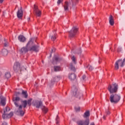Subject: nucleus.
I'll return each mask as SVG.
<instances>
[{"label":"nucleus","instance_id":"nucleus-15","mask_svg":"<svg viewBox=\"0 0 125 125\" xmlns=\"http://www.w3.org/2000/svg\"><path fill=\"white\" fill-rule=\"evenodd\" d=\"M39 46L37 45L32 46L30 48H29L30 51H35V52H38L39 51Z\"/></svg>","mask_w":125,"mask_h":125},{"label":"nucleus","instance_id":"nucleus-18","mask_svg":"<svg viewBox=\"0 0 125 125\" xmlns=\"http://www.w3.org/2000/svg\"><path fill=\"white\" fill-rule=\"evenodd\" d=\"M17 14L18 18H22V17L23 16V11H22V8H21L20 10H18Z\"/></svg>","mask_w":125,"mask_h":125},{"label":"nucleus","instance_id":"nucleus-14","mask_svg":"<svg viewBox=\"0 0 125 125\" xmlns=\"http://www.w3.org/2000/svg\"><path fill=\"white\" fill-rule=\"evenodd\" d=\"M0 104L2 105V106H5L6 99L5 97H4L2 96L0 97Z\"/></svg>","mask_w":125,"mask_h":125},{"label":"nucleus","instance_id":"nucleus-47","mask_svg":"<svg viewBox=\"0 0 125 125\" xmlns=\"http://www.w3.org/2000/svg\"><path fill=\"white\" fill-rule=\"evenodd\" d=\"M90 125H94V123H91Z\"/></svg>","mask_w":125,"mask_h":125},{"label":"nucleus","instance_id":"nucleus-48","mask_svg":"<svg viewBox=\"0 0 125 125\" xmlns=\"http://www.w3.org/2000/svg\"><path fill=\"white\" fill-rule=\"evenodd\" d=\"M18 94H20V93L17 92V95H18Z\"/></svg>","mask_w":125,"mask_h":125},{"label":"nucleus","instance_id":"nucleus-37","mask_svg":"<svg viewBox=\"0 0 125 125\" xmlns=\"http://www.w3.org/2000/svg\"><path fill=\"white\" fill-rule=\"evenodd\" d=\"M57 3L58 4H60V3H61V0H58L57 1Z\"/></svg>","mask_w":125,"mask_h":125},{"label":"nucleus","instance_id":"nucleus-22","mask_svg":"<svg viewBox=\"0 0 125 125\" xmlns=\"http://www.w3.org/2000/svg\"><path fill=\"white\" fill-rule=\"evenodd\" d=\"M50 37H51V40H52L53 41H54L55 40H56V33L55 32V31L53 32V35L52 34H51Z\"/></svg>","mask_w":125,"mask_h":125},{"label":"nucleus","instance_id":"nucleus-41","mask_svg":"<svg viewBox=\"0 0 125 125\" xmlns=\"http://www.w3.org/2000/svg\"><path fill=\"white\" fill-rule=\"evenodd\" d=\"M2 125H7V123H6V122H3V123L2 124Z\"/></svg>","mask_w":125,"mask_h":125},{"label":"nucleus","instance_id":"nucleus-44","mask_svg":"<svg viewBox=\"0 0 125 125\" xmlns=\"http://www.w3.org/2000/svg\"><path fill=\"white\" fill-rule=\"evenodd\" d=\"M104 120H106V116L105 115L104 116Z\"/></svg>","mask_w":125,"mask_h":125},{"label":"nucleus","instance_id":"nucleus-4","mask_svg":"<svg viewBox=\"0 0 125 125\" xmlns=\"http://www.w3.org/2000/svg\"><path fill=\"white\" fill-rule=\"evenodd\" d=\"M119 88V85L117 83H114L108 85L107 89L109 91L110 94L116 93L118 92V89Z\"/></svg>","mask_w":125,"mask_h":125},{"label":"nucleus","instance_id":"nucleus-23","mask_svg":"<svg viewBox=\"0 0 125 125\" xmlns=\"http://www.w3.org/2000/svg\"><path fill=\"white\" fill-rule=\"evenodd\" d=\"M11 77V74H10V72H6L5 73V75H4L5 79L8 80V79H9Z\"/></svg>","mask_w":125,"mask_h":125},{"label":"nucleus","instance_id":"nucleus-34","mask_svg":"<svg viewBox=\"0 0 125 125\" xmlns=\"http://www.w3.org/2000/svg\"><path fill=\"white\" fill-rule=\"evenodd\" d=\"M75 110L76 112H79L80 110H81V108L80 107H75Z\"/></svg>","mask_w":125,"mask_h":125},{"label":"nucleus","instance_id":"nucleus-24","mask_svg":"<svg viewBox=\"0 0 125 125\" xmlns=\"http://www.w3.org/2000/svg\"><path fill=\"white\" fill-rule=\"evenodd\" d=\"M10 111V108L8 106H6L5 109H4V114L3 115H5L8 114V112Z\"/></svg>","mask_w":125,"mask_h":125},{"label":"nucleus","instance_id":"nucleus-12","mask_svg":"<svg viewBox=\"0 0 125 125\" xmlns=\"http://www.w3.org/2000/svg\"><path fill=\"white\" fill-rule=\"evenodd\" d=\"M71 3L67 2V1H65L64 3V11L65 12H68V11H69V10L70 9V8H71Z\"/></svg>","mask_w":125,"mask_h":125},{"label":"nucleus","instance_id":"nucleus-21","mask_svg":"<svg viewBox=\"0 0 125 125\" xmlns=\"http://www.w3.org/2000/svg\"><path fill=\"white\" fill-rule=\"evenodd\" d=\"M18 40L21 42H24L26 41V38L23 35H20L18 37Z\"/></svg>","mask_w":125,"mask_h":125},{"label":"nucleus","instance_id":"nucleus-40","mask_svg":"<svg viewBox=\"0 0 125 125\" xmlns=\"http://www.w3.org/2000/svg\"><path fill=\"white\" fill-rule=\"evenodd\" d=\"M106 115H110V111H109L108 110H107L106 111Z\"/></svg>","mask_w":125,"mask_h":125},{"label":"nucleus","instance_id":"nucleus-3","mask_svg":"<svg viewBox=\"0 0 125 125\" xmlns=\"http://www.w3.org/2000/svg\"><path fill=\"white\" fill-rule=\"evenodd\" d=\"M109 100L111 103H113V104H117L121 100V95L117 94H112L110 95Z\"/></svg>","mask_w":125,"mask_h":125},{"label":"nucleus","instance_id":"nucleus-20","mask_svg":"<svg viewBox=\"0 0 125 125\" xmlns=\"http://www.w3.org/2000/svg\"><path fill=\"white\" fill-rule=\"evenodd\" d=\"M109 24L111 25V26H113L114 24H115V21H114V18L113 17V16L110 15L109 17Z\"/></svg>","mask_w":125,"mask_h":125},{"label":"nucleus","instance_id":"nucleus-30","mask_svg":"<svg viewBox=\"0 0 125 125\" xmlns=\"http://www.w3.org/2000/svg\"><path fill=\"white\" fill-rule=\"evenodd\" d=\"M32 100H33L32 99H29L27 100V104L28 106H31V105H32Z\"/></svg>","mask_w":125,"mask_h":125},{"label":"nucleus","instance_id":"nucleus-27","mask_svg":"<svg viewBox=\"0 0 125 125\" xmlns=\"http://www.w3.org/2000/svg\"><path fill=\"white\" fill-rule=\"evenodd\" d=\"M54 70L55 72H59V71H61V67L60 66H54Z\"/></svg>","mask_w":125,"mask_h":125},{"label":"nucleus","instance_id":"nucleus-45","mask_svg":"<svg viewBox=\"0 0 125 125\" xmlns=\"http://www.w3.org/2000/svg\"><path fill=\"white\" fill-rule=\"evenodd\" d=\"M30 17H28V18H27V21H30Z\"/></svg>","mask_w":125,"mask_h":125},{"label":"nucleus","instance_id":"nucleus-39","mask_svg":"<svg viewBox=\"0 0 125 125\" xmlns=\"http://www.w3.org/2000/svg\"><path fill=\"white\" fill-rule=\"evenodd\" d=\"M122 51V48H118V52H120V51Z\"/></svg>","mask_w":125,"mask_h":125},{"label":"nucleus","instance_id":"nucleus-36","mask_svg":"<svg viewBox=\"0 0 125 125\" xmlns=\"http://www.w3.org/2000/svg\"><path fill=\"white\" fill-rule=\"evenodd\" d=\"M53 52H55V48H53L51 50V53H52Z\"/></svg>","mask_w":125,"mask_h":125},{"label":"nucleus","instance_id":"nucleus-29","mask_svg":"<svg viewBox=\"0 0 125 125\" xmlns=\"http://www.w3.org/2000/svg\"><path fill=\"white\" fill-rule=\"evenodd\" d=\"M71 60L73 64H77V58L75 57V56H72L71 58Z\"/></svg>","mask_w":125,"mask_h":125},{"label":"nucleus","instance_id":"nucleus-16","mask_svg":"<svg viewBox=\"0 0 125 125\" xmlns=\"http://www.w3.org/2000/svg\"><path fill=\"white\" fill-rule=\"evenodd\" d=\"M76 64H74L73 63H71L69 68L70 70V71H72L73 72H76L77 71V68H76V66H75Z\"/></svg>","mask_w":125,"mask_h":125},{"label":"nucleus","instance_id":"nucleus-2","mask_svg":"<svg viewBox=\"0 0 125 125\" xmlns=\"http://www.w3.org/2000/svg\"><path fill=\"white\" fill-rule=\"evenodd\" d=\"M33 106H35L38 109L41 108L44 113H47L48 109L44 106L42 105V102L39 101H33L32 103Z\"/></svg>","mask_w":125,"mask_h":125},{"label":"nucleus","instance_id":"nucleus-32","mask_svg":"<svg viewBox=\"0 0 125 125\" xmlns=\"http://www.w3.org/2000/svg\"><path fill=\"white\" fill-rule=\"evenodd\" d=\"M87 68L89 71H92V70H93V67L91 65H88Z\"/></svg>","mask_w":125,"mask_h":125},{"label":"nucleus","instance_id":"nucleus-11","mask_svg":"<svg viewBox=\"0 0 125 125\" xmlns=\"http://www.w3.org/2000/svg\"><path fill=\"white\" fill-rule=\"evenodd\" d=\"M34 13H35L36 15L38 17H40L42 14V11L39 9L38 6L36 5H34Z\"/></svg>","mask_w":125,"mask_h":125},{"label":"nucleus","instance_id":"nucleus-8","mask_svg":"<svg viewBox=\"0 0 125 125\" xmlns=\"http://www.w3.org/2000/svg\"><path fill=\"white\" fill-rule=\"evenodd\" d=\"M33 43V39H30L29 41L27 43L26 47H23L21 48V49L20 50L21 53L22 54H24V53H26V52H28L29 51V46L31 45Z\"/></svg>","mask_w":125,"mask_h":125},{"label":"nucleus","instance_id":"nucleus-19","mask_svg":"<svg viewBox=\"0 0 125 125\" xmlns=\"http://www.w3.org/2000/svg\"><path fill=\"white\" fill-rule=\"evenodd\" d=\"M61 61V59L59 57H55L53 59L52 63L53 64H57V63H59Z\"/></svg>","mask_w":125,"mask_h":125},{"label":"nucleus","instance_id":"nucleus-31","mask_svg":"<svg viewBox=\"0 0 125 125\" xmlns=\"http://www.w3.org/2000/svg\"><path fill=\"white\" fill-rule=\"evenodd\" d=\"M4 46H8V42H7V41L5 39H4Z\"/></svg>","mask_w":125,"mask_h":125},{"label":"nucleus","instance_id":"nucleus-49","mask_svg":"<svg viewBox=\"0 0 125 125\" xmlns=\"http://www.w3.org/2000/svg\"><path fill=\"white\" fill-rule=\"evenodd\" d=\"M50 57H51V54L50 55Z\"/></svg>","mask_w":125,"mask_h":125},{"label":"nucleus","instance_id":"nucleus-9","mask_svg":"<svg viewBox=\"0 0 125 125\" xmlns=\"http://www.w3.org/2000/svg\"><path fill=\"white\" fill-rule=\"evenodd\" d=\"M13 69L15 72H18L19 71H24V70H26V68L24 67V66L20 67V63L18 62H16L14 63L13 66Z\"/></svg>","mask_w":125,"mask_h":125},{"label":"nucleus","instance_id":"nucleus-50","mask_svg":"<svg viewBox=\"0 0 125 125\" xmlns=\"http://www.w3.org/2000/svg\"><path fill=\"white\" fill-rule=\"evenodd\" d=\"M56 80H54V82H55Z\"/></svg>","mask_w":125,"mask_h":125},{"label":"nucleus","instance_id":"nucleus-38","mask_svg":"<svg viewBox=\"0 0 125 125\" xmlns=\"http://www.w3.org/2000/svg\"><path fill=\"white\" fill-rule=\"evenodd\" d=\"M56 124H58V116H57L56 119Z\"/></svg>","mask_w":125,"mask_h":125},{"label":"nucleus","instance_id":"nucleus-6","mask_svg":"<svg viewBox=\"0 0 125 125\" xmlns=\"http://www.w3.org/2000/svg\"><path fill=\"white\" fill-rule=\"evenodd\" d=\"M79 34V29L76 27H73L69 31L70 39H74L76 38L77 35Z\"/></svg>","mask_w":125,"mask_h":125},{"label":"nucleus","instance_id":"nucleus-43","mask_svg":"<svg viewBox=\"0 0 125 125\" xmlns=\"http://www.w3.org/2000/svg\"><path fill=\"white\" fill-rule=\"evenodd\" d=\"M2 2H3V0H0V3H2Z\"/></svg>","mask_w":125,"mask_h":125},{"label":"nucleus","instance_id":"nucleus-13","mask_svg":"<svg viewBox=\"0 0 125 125\" xmlns=\"http://www.w3.org/2000/svg\"><path fill=\"white\" fill-rule=\"evenodd\" d=\"M68 79L71 82H74L77 79V75L75 73H69L68 74Z\"/></svg>","mask_w":125,"mask_h":125},{"label":"nucleus","instance_id":"nucleus-26","mask_svg":"<svg viewBox=\"0 0 125 125\" xmlns=\"http://www.w3.org/2000/svg\"><path fill=\"white\" fill-rule=\"evenodd\" d=\"M21 94L23 95L24 98H28V94L27 93V91L22 90Z\"/></svg>","mask_w":125,"mask_h":125},{"label":"nucleus","instance_id":"nucleus-25","mask_svg":"<svg viewBox=\"0 0 125 125\" xmlns=\"http://www.w3.org/2000/svg\"><path fill=\"white\" fill-rule=\"evenodd\" d=\"M90 116V113H89V111L87 110L86 112H84L83 117V118H88Z\"/></svg>","mask_w":125,"mask_h":125},{"label":"nucleus","instance_id":"nucleus-42","mask_svg":"<svg viewBox=\"0 0 125 125\" xmlns=\"http://www.w3.org/2000/svg\"><path fill=\"white\" fill-rule=\"evenodd\" d=\"M81 53H82V49H79V52H78V54H80Z\"/></svg>","mask_w":125,"mask_h":125},{"label":"nucleus","instance_id":"nucleus-17","mask_svg":"<svg viewBox=\"0 0 125 125\" xmlns=\"http://www.w3.org/2000/svg\"><path fill=\"white\" fill-rule=\"evenodd\" d=\"M13 116V112H10V113H7L5 115H2V118L4 120L5 119H9V118H11Z\"/></svg>","mask_w":125,"mask_h":125},{"label":"nucleus","instance_id":"nucleus-5","mask_svg":"<svg viewBox=\"0 0 125 125\" xmlns=\"http://www.w3.org/2000/svg\"><path fill=\"white\" fill-rule=\"evenodd\" d=\"M72 89L73 95H74V97L78 98L79 99L80 98H83V95L82 93H81L80 92L78 91V87L73 86H72Z\"/></svg>","mask_w":125,"mask_h":125},{"label":"nucleus","instance_id":"nucleus-7","mask_svg":"<svg viewBox=\"0 0 125 125\" xmlns=\"http://www.w3.org/2000/svg\"><path fill=\"white\" fill-rule=\"evenodd\" d=\"M125 65V58L119 59L115 62L114 67L115 70H119V67H124Z\"/></svg>","mask_w":125,"mask_h":125},{"label":"nucleus","instance_id":"nucleus-28","mask_svg":"<svg viewBox=\"0 0 125 125\" xmlns=\"http://www.w3.org/2000/svg\"><path fill=\"white\" fill-rule=\"evenodd\" d=\"M2 55H3V56H6L7 55V53H8V51L6 49H3L2 50L1 52Z\"/></svg>","mask_w":125,"mask_h":125},{"label":"nucleus","instance_id":"nucleus-33","mask_svg":"<svg viewBox=\"0 0 125 125\" xmlns=\"http://www.w3.org/2000/svg\"><path fill=\"white\" fill-rule=\"evenodd\" d=\"M72 1V3L73 4V5H75V4H76V3H77V2H78V1H79L78 0H71Z\"/></svg>","mask_w":125,"mask_h":125},{"label":"nucleus","instance_id":"nucleus-35","mask_svg":"<svg viewBox=\"0 0 125 125\" xmlns=\"http://www.w3.org/2000/svg\"><path fill=\"white\" fill-rule=\"evenodd\" d=\"M82 78V80H83V81H84V80H85V78H86V76H85V75H83Z\"/></svg>","mask_w":125,"mask_h":125},{"label":"nucleus","instance_id":"nucleus-46","mask_svg":"<svg viewBox=\"0 0 125 125\" xmlns=\"http://www.w3.org/2000/svg\"><path fill=\"white\" fill-rule=\"evenodd\" d=\"M55 79H58V80H59V77H55Z\"/></svg>","mask_w":125,"mask_h":125},{"label":"nucleus","instance_id":"nucleus-10","mask_svg":"<svg viewBox=\"0 0 125 125\" xmlns=\"http://www.w3.org/2000/svg\"><path fill=\"white\" fill-rule=\"evenodd\" d=\"M77 123L78 125H89V119H87L85 121L80 120L77 121Z\"/></svg>","mask_w":125,"mask_h":125},{"label":"nucleus","instance_id":"nucleus-1","mask_svg":"<svg viewBox=\"0 0 125 125\" xmlns=\"http://www.w3.org/2000/svg\"><path fill=\"white\" fill-rule=\"evenodd\" d=\"M20 100H21L20 97H16L13 99V102H14V104L16 107V108L15 110L16 115L23 117L24 114V109L27 107V100L22 101V105H19V101H20Z\"/></svg>","mask_w":125,"mask_h":125}]
</instances>
